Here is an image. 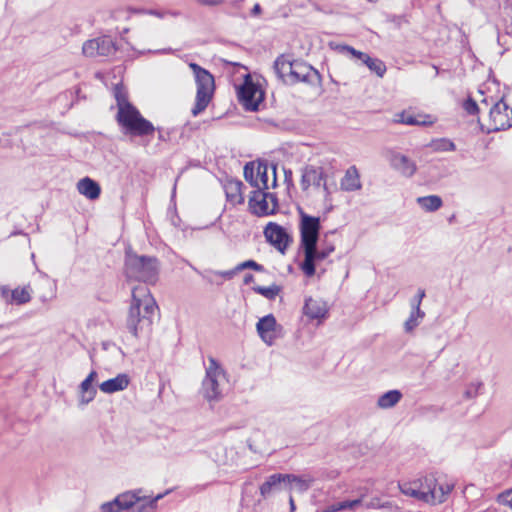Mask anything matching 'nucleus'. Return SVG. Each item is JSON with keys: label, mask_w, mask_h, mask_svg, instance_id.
Instances as JSON below:
<instances>
[{"label": "nucleus", "mask_w": 512, "mask_h": 512, "mask_svg": "<svg viewBox=\"0 0 512 512\" xmlns=\"http://www.w3.org/2000/svg\"><path fill=\"white\" fill-rule=\"evenodd\" d=\"M97 394V390L91 383L82 381L79 386V404L85 406L92 402Z\"/></svg>", "instance_id": "obj_30"}, {"label": "nucleus", "mask_w": 512, "mask_h": 512, "mask_svg": "<svg viewBox=\"0 0 512 512\" xmlns=\"http://www.w3.org/2000/svg\"><path fill=\"white\" fill-rule=\"evenodd\" d=\"M433 69L435 70V76L439 74L438 68L436 66H433Z\"/></svg>", "instance_id": "obj_61"}, {"label": "nucleus", "mask_w": 512, "mask_h": 512, "mask_svg": "<svg viewBox=\"0 0 512 512\" xmlns=\"http://www.w3.org/2000/svg\"><path fill=\"white\" fill-rule=\"evenodd\" d=\"M114 94H115V99L117 102L118 111H121V109L125 108L127 105H132L128 101L125 92L119 86L115 87Z\"/></svg>", "instance_id": "obj_39"}, {"label": "nucleus", "mask_w": 512, "mask_h": 512, "mask_svg": "<svg viewBox=\"0 0 512 512\" xmlns=\"http://www.w3.org/2000/svg\"><path fill=\"white\" fill-rule=\"evenodd\" d=\"M311 185H314L315 187L322 186L326 195L331 193L327 183L325 182V174L321 167L307 165L303 168L301 176L302 190H308Z\"/></svg>", "instance_id": "obj_16"}, {"label": "nucleus", "mask_w": 512, "mask_h": 512, "mask_svg": "<svg viewBox=\"0 0 512 512\" xmlns=\"http://www.w3.org/2000/svg\"><path fill=\"white\" fill-rule=\"evenodd\" d=\"M116 47L112 39L108 36L97 37L87 40L82 47V52L87 57H106L112 55Z\"/></svg>", "instance_id": "obj_14"}, {"label": "nucleus", "mask_w": 512, "mask_h": 512, "mask_svg": "<svg viewBox=\"0 0 512 512\" xmlns=\"http://www.w3.org/2000/svg\"><path fill=\"white\" fill-rule=\"evenodd\" d=\"M491 128L494 131L512 127V109L501 99L493 104L489 112Z\"/></svg>", "instance_id": "obj_13"}, {"label": "nucleus", "mask_w": 512, "mask_h": 512, "mask_svg": "<svg viewBox=\"0 0 512 512\" xmlns=\"http://www.w3.org/2000/svg\"><path fill=\"white\" fill-rule=\"evenodd\" d=\"M11 294H12V290H10L8 287H6V286L0 287V295L6 303L12 302Z\"/></svg>", "instance_id": "obj_48"}, {"label": "nucleus", "mask_w": 512, "mask_h": 512, "mask_svg": "<svg viewBox=\"0 0 512 512\" xmlns=\"http://www.w3.org/2000/svg\"><path fill=\"white\" fill-rule=\"evenodd\" d=\"M430 147L435 152L455 151V149H456L454 142L448 138H440V139L433 140L430 143Z\"/></svg>", "instance_id": "obj_34"}, {"label": "nucleus", "mask_w": 512, "mask_h": 512, "mask_svg": "<svg viewBox=\"0 0 512 512\" xmlns=\"http://www.w3.org/2000/svg\"><path fill=\"white\" fill-rule=\"evenodd\" d=\"M157 130H158V139L161 141H166L167 137H166V134L162 131V129L157 128Z\"/></svg>", "instance_id": "obj_57"}, {"label": "nucleus", "mask_w": 512, "mask_h": 512, "mask_svg": "<svg viewBox=\"0 0 512 512\" xmlns=\"http://www.w3.org/2000/svg\"><path fill=\"white\" fill-rule=\"evenodd\" d=\"M362 503V498L355 500H345L332 504L326 508V512H338L346 509H354Z\"/></svg>", "instance_id": "obj_33"}, {"label": "nucleus", "mask_w": 512, "mask_h": 512, "mask_svg": "<svg viewBox=\"0 0 512 512\" xmlns=\"http://www.w3.org/2000/svg\"><path fill=\"white\" fill-rule=\"evenodd\" d=\"M253 280H254V276L252 274L248 273L244 276L243 282L245 285H248L251 282H253Z\"/></svg>", "instance_id": "obj_55"}, {"label": "nucleus", "mask_w": 512, "mask_h": 512, "mask_svg": "<svg viewBox=\"0 0 512 512\" xmlns=\"http://www.w3.org/2000/svg\"><path fill=\"white\" fill-rule=\"evenodd\" d=\"M365 65L379 77H383L386 72V65L380 59L371 58Z\"/></svg>", "instance_id": "obj_37"}, {"label": "nucleus", "mask_w": 512, "mask_h": 512, "mask_svg": "<svg viewBox=\"0 0 512 512\" xmlns=\"http://www.w3.org/2000/svg\"><path fill=\"white\" fill-rule=\"evenodd\" d=\"M302 310L309 320H317L318 323H321L327 318L329 308L322 299L307 297Z\"/></svg>", "instance_id": "obj_17"}, {"label": "nucleus", "mask_w": 512, "mask_h": 512, "mask_svg": "<svg viewBox=\"0 0 512 512\" xmlns=\"http://www.w3.org/2000/svg\"><path fill=\"white\" fill-rule=\"evenodd\" d=\"M273 175H274L273 186H275L276 185V172H275V170L273 171Z\"/></svg>", "instance_id": "obj_60"}, {"label": "nucleus", "mask_w": 512, "mask_h": 512, "mask_svg": "<svg viewBox=\"0 0 512 512\" xmlns=\"http://www.w3.org/2000/svg\"><path fill=\"white\" fill-rule=\"evenodd\" d=\"M341 51H345V52H348L349 54H351L352 56L358 58L359 60L362 61V63L366 64L367 62L370 61L371 57L364 53V52H361V51H358L356 49H354L353 47L351 46H348V45H343L341 47Z\"/></svg>", "instance_id": "obj_40"}, {"label": "nucleus", "mask_w": 512, "mask_h": 512, "mask_svg": "<svg viewBox=\"0 0 512 512\" xmlns=\"http://www.w3.org/2000/svg\"><path fill=\"white\" fill-rule=\"evenodd\" d=\"M226 382V374L220 364L215 358L208 357V366L201 388L203 397L209 402L219 401L223 397Z\"/></svg>", "instance_id": "obj_6"}, {"label": "nucleus", "mask_w": 512, "mask_h": 512, "mask_svg": "<svg viewBox=\"0 0 512 512\" xmlns=\"http://www.w3.org/2000/svg\"><path fill=\"white\" fill-rule=\"evenodd\" d=\"M158 306L145 286L132 289V302L126 317V328L133 337L139 338L151 331Z\"/></svg>", "instance_id": "obj_1"}, {"label": "nucleus", "mask_w": 512, "mask_h": 512, "mask_svg": "<svg viewBox=\"0 0 512 512\" xmlns=\"http://www.w3.org/2000/svg\"><path fill=\"white\" fill-rule=\"evenodd\" d=\"M97 378V372L95 370L91 371L88 376L83 380L88 383H93Z\"/></svg>", "instance_id": "obj_52"}, {"label": "nucleus", "mask_w": 512, "mask_h": 512, "mask_svg": "<svg viewBox=\"0 0 512 512\" xmlns=\"http://www.w3.org/2000/svg\"><path fill=\"white\" fill-rule=\"evenodd\" d=\"M166 15H171L173 17H178L180 15L179 11H165Z\"/></svg>", "instance_id": "obj_58"}, {"label": "nucleus", "mask_w": 512, "mask_h": 512, "mask_svg": "<svg viewBox=\"0 0 512 512\" xmlns=\"http://www.w3.org/2000/svg\"><path fill=\"white\" fill-rule=\"evenodd\" d=\"M141 13L152 15V16H155V17H158V18H163L166 15L165 12L159 11V10H156V9L141 10Z\"/></svg>", "instance_id": "obj_50"}, {"label": "nucleus", "mask_w": 512, "mask_h": 512, "mask_svg": "<svg viewBox=\"0 0 512 512\" xmlns=\"http://www.w3.org/2000/svg\"><path fill=\"white\" fill-rule=\"evenodd\" d=\"M395 121L397 123H402V124L411 125V126H414V125H424L425 126V125L432 124V121L421 120L419 116L407 114L405 112L397 114Z\"/></svg>", "instance_id": "obj_32"}, {"label": "nucleus", "mask_w": 512, "mask_h": 512, "mask_svg": "<svg viewBox=\"0 0 512 512\" xmlns=\"http://www.w3.org/2000/svg\"><path fill=\"white\" fill-rule=\"evenodd\" d=\"M425 295V290L420 288L418 289L417 294L410 299V306L411 308L416 309V313L421 310L420 306Z\"/></svg>", "instance_id": "obj_42"}, {"label": "nucleus", "mask_w": 512, "mask_h": 512, "mask_svg": "<svg viewBox=\"0 0 512 512\" xmlns=\"http://www.w3.org/2000/svg\"><path fill=\"white\" fill-rule=\"evenodd\" d=\"M425 317V312L423 310H419L416 313V309L411 308L410 315L408 319L404 322V331L406 333H411L414 329L419 326L422 320Z\"/></svg>", "instance_id": "obj_31"}, {"label": "nucleus", "mask_w": 512, "mask_h": 512, "mask_svg": "<svg viewBox=\"0 0 512 512\" xmlns=\"http://www.w3.org/2000/svg\"><path fill=\"white\" fill-rule=\"evenodd\" d=\"M171 490H167L164 493L158 494L157 496L150 498L147 503L142 504L138 507V512H154L157 506V502L162 499L165 495L169 494Z\"/></svg>", "instance_id": "obj_38"}, {"label": "nucleus", "mask_w": 512, "mask_h": 512, "mask_svg": "<svg viewBox=\"0 0 512 512\" xmlns=\"http://www.w3.org/2000/svg\"><path fill=\"white\" fill-rule=\"evenodd\" d=\"M482 386V383H472L471 385H469V387L466 389L465 391V397L468 398V399H472L474 397H476V395L478 394V390L479 388Z\"/></svg>", "instance_id": "obj_46"}, {"label": "nucleus", "mask_w": 512, "mask_h": 512, "mask_svg": "<svg viewBox=\"0 0 512 512\" xmlns=\"http://www.w3.org/2000/svg\"><path fill=\"white\" fill-rule=\"evenodd\" d=\"M320 78L319 72L311 65L303 61L294 60L289 79H285V83L294 85L299 82H304L313 85L319 82Z\"/></svg>", "instance_id": "obj_11"}, {"label": "nucleus", "mask_w": 512, "mask_h": 512, "mask_svg": "<svg viewBox=\"0 0 512 512\" xmlns=\"http://www.w3.org/2000/svg\"><path fill=\"white\" fill-rule=\"evenodd\" d=\"M387 21L394 24L397 28H400L403 23H407L404 15H388Z\"/></svg>", "instance_id": "obj_45"}, {"label": "nucleus", "mask_w": 512, "mask_h": 512, "mask_svg": "<svg viewBox=\"0 0 512 512\" xmlns=\"http://www.w3.org/2000/svg\"><path fill=\"white\" fill-rule=\"evenodd\" d=\"M249 208L257 216L273 215L278 210V199L276 194L266 190H254L249 198Z\"/></svg>", "instance_id": "obj_9"}, {"label": "nucleus", "mask_w": 512, "mask_h": 512, "mask_svg": "<svg viewBox=\"0 0 512 512\" xmlns=\"http://www.w3.org/2000/svg\"><path fill=\"white\" fill-rule=\"evenodd\" d=\"M130 383V378L127 374H118L116 377L108 379L99 385L100 390L106 394L125 390Z\"/></svg>", "instance_id": "obj_21"}, {"label": "nucleus", "mask_w": 512, "mask_h": 512, "mask_svg": "<svg viewBox=\"0 0 512 512\" xmlns=\"http://www.w3.org/2000/svg\"><path fill=\"white\" fill-rule=\"evenodd\" d=\"M389 163L394 170L408 178L412 177L417 171L416 163L399 152L390 153Z\"/></svg>", "instance_id": "obj_19"}, {"label": "nucleus", "mask_w": 512, "mask_h": 512, "mask_svg": "<svg viewBox=\"0 0 512 512\" xmlns=\"http://www.w3.org/2000/svg\"><path fill=\"white\" fill-rule=\"evenodd\" d=\"M277 322L272 314H268L259 319L256 324L257 332L267 345H272L277 337Z\"/></svg>", "instance_id": "obj_18"}, {"label": "nucleus", "mask_w": 512, "mask_h": 512, "mask_svg": "<svg viewBox=\"0 0 512 512\" xmlns=\"http://www.w3.org/2000/svg\"><path fill=\"white\" fill-rule=\"evenodd\" d=\"M298 213L300 217V248L307 250L308 257H310L313 246L317 245L319 241L321 230L320 218L308 215L300 207L298 208Z\"/></svg>", "instance_id": "obj_7"}, {"label": "nucleus", "mask_w": 512, "mask_h": 512, "mask_svg": "<svg viewBox=\"0 0 512 512\" xmlns=\"http://www.w3.org/2000/svg\"><path fill=\"white\" fill-rule=\"evenodd\" d=\"M340 185L343 191L348 192L356 191L361 188L360 176L355 166H351L346 170Z\"/></svg>", "instance_id": "obj_23"}, {"label": "nucleus", "mask_w": 512, "mask_h": 512, "mask_svg": "<svg viewBox=\"0 0 512 512\" xmlns=\"http://www.w3.org/2000/svg\"><path fill=\"white\" fill-rule=\"evenodd\" d=\"M403 395L399 390H389L382 394L377 400V406L381 409H390L396 406Z\"/></svg>", "instance_id": "obj_27"}, {"label": "nucleus", "mask_w": 512, "mask_h": 512, "mask_svg": "<svg viewBox=\"0 0 512 512\" xmlns=\"http://www.w3.org/2000/svg\"><path fill=\"white\" fill-rule=\"evenodd\" d=\"M244 178L255 190L268 189V166L264 162H248L244 166Z\"/></svg>", "instance_id": "obj_10"}, {"label": "nucleus", "mask_w": 512, "mask_h": 512, "mask_svg": "<svg viewBox=\"0 0 512 512\" xmlns=\"http://www.w3.org/2000/svg\"><path fill=\"white\" fill-rule=\"evenodd\" d=\"M208 485H209L208 483L195 485V486L189 488V494L200 493V492L204 491L208 487Z\"/></svg>", "instance_id": "obj_51"}, {"label": "nucleus", "mask_w": 512, "mask_h": 512, "mask_svg": "<svg viewBox=\"0 0 512 512\" xmlns=\"http://www.w3.org/2000/svg\"><path fill=\"white\" fill-rule=\"evenodd\" d=\"M101 512H120L122 511L119 507L118 503L116 502V499L105 502L100 507Z\"/></svg>", "instance_id": "obj_44"}, {"label": "nucleus", "mask_w": 512, "mask_h": 512, "mask_svg": "<svg viewBox=\"0 0 512 512\" xmlns=\"http://www.w3.org/2000/svg\"><path fill=\"white\" fill-rule=\"evenodd\" d=\"M124 272L128 280L155 284L159 277L160 262L154 256L126 251Z\"/></svg>", "instance_id": "obj_2"}, {"label": "nucleus", "mask_w": 512, "mask_h": 512, "mask_svg": "<svg viewBox=\"0 0 512 512\" xmlns=\"http://www.w3.org/2000/svg\"><path fill=\"white\" fill-rule=\"evenodd\" d=\"M195 83H196V96L195 103L191 110L194 117L201 114L209 105L213 99L215 92V80L214 76L205 68L201 67L197 63H189Z\"/></svg>", "instance_id": "obj_4"}, {"label": "nucleus", "mask_w": 512, "mask_h": 512, "mask_svg": "<svg viewBox=\"0 0 512 512\" xmlns=\"http://www.w3.org/2000/svg\"><path fill=\"white\" fill-rule=\"evenodd\" d=\"M141 493V489L136 491H126L118 495L115 499L121 510H126L131 508L137 502L148 498L147 496L141 495Z\"/></svg>", "instance_id": "obj_25"}, {"label": "nucleus", "mask_w": 512, "mask_h": 512, "mask_svg": "<svg viewBox=\"0 0 512 512\" xmlns=\"http://www.w3.org/2000/svg\"><path fill=\"white\" fill-rule=\"evenodd\" d=\"M239 102L247 111H257L264 100V92L260 86L253 82L251 75L244 76L243 83L237 88Z\"/></svg>", "instance_id": "obj_8"}, {"label": "nucleus", "mask_w": 512, "mask_h": 512, "mask_svg": "<svg viewBox=\"0 0 512 512\" xmlns=\"http://www.w3.org/2000/svg\"><path fill=\"white\" fill-rule=\"evenodd\" d=\"M293 64L294 61L287 59L284 55H280L275 60L274 70L278 77H280L284 82L285 79H289Z\"/></svg>", "instance_id": "obj_28"}, {"label": "nucleus", "mask_w": 512, "mask_h": 512, "mask_svg": "<svg viewBox=\"0 0 512 512\" xmlns=\"http://www.w3.org/2000/svg\"><path fill=\"white\" fill-rule=\"evenodd\" d=\"M238 271L236 270V267L232 270H227V271H213L212 273L215 274V275H218V276H221L223 277L224 279L226 280H230L234 277V275L237 273Z\"/></svg>", "instance_id": "obj_47"}, {"label": "nucleus", "mask_w": 512, "mask_h": 512, "mask_svg": "<svg viewBox=\"0 0 512 512\" xmlns=\"http://www.w3.org/2000/svg\"><path fill=\"white\" fill-rule=\"evenodd\" d=\"M116 120L123 134L130 137L151 136L156 130L134 105H127L121 111H117Z\"/></svg>", "instance_id": "obj_5"}, {"label": "nucleus", "mask_w": 512, "mask_h": 512, "mask_svg": "<svg viewBox=\"0 0 512 512\" xmlns=\"http://www.w3.org/2000/svg\"><path fill=\"white\" fill-rule=\"evenodd\" d=\"M453 486L448 483H438L434 476H426L410 484L403 490L419 500L430 504H440L446 499V496L452 491Z\"/></svg>", "instance_id": "obj_3"}, {"label": "nucleus", "mask_w": 512, "mask_h": 512, "mask_svg": "<svg viewBox=\"0 0 512 512\" xmlns=\"http://www.w3.org/2000/svg\"><path fill=\"white\" fill-rule=\"evenodd\" d=\"M288 479H286V490L292 491L295 490L297 492L303 493L307 491L313 479L311 477L306 476H296L293 474H287Z\"/></svg>", "instance_id": "obj_26"}, {"label": "nucleus", "mask_w": 512, "mask_h": 512, "mask_svg": "<svg viewBox=\"0 0 512 512\" xmlns=\"http://www.w3.org/2000/svg\"><path fill=\"white\" fill-rule=\"evenodd\" d=\"M11 298V304H25L31 300L30 290L28 287L16 288L12 290Z\"/></svg>", "instance_id": "obj_35"}, {"label": "nucleus", "mask_w": 512, "mask_h": 512, "mask_svg": "<svg viewBox=\"0 0 512 512\" xmlns=\"http://www.w3.org/2000/svg\"><path fill=\"white\" fill-rule=\"evenodd\" d=\"M244 184L239 180H230L225 185L227 200L233 204L244 203L242 188Z\"/></svg>", "instance_id": "obj_24"}, {"label": "nucleus", "mask_w": 512, "mask_h": 512, "mask_svg": "<svg viewBox=\"0 0 512 512\" xmlns=\"http://www.w3.org/2000/svg\"><path fill=\"white\" fill-rule=\"evenodd\" d=\"M198 1L201 4L208 5V6H214V5H218L220 3L219 0H198Z\"/></svg>", "instance_id": "obj_53"}, {"label": "nucleus", "mask_w": 512, "mask_h": 512, "mask_svg": "<svg viewBox=\"0 0 512 512\" xmlns=\"http://www.w3.org/2000/svg\"><path fill=\"white\" fill-rule=\"evenodd\" d=\"M463 108L464 110L469 114V115H475L478 113L479 111V106L478 104L476 103V101L474 99H472L471 97L467 98L464 103H463Z\"/></svg>", "instance_id": "obj_43"}, {"label": "nucleus", "mask_w": 512, "mask_h": 512, "mask_svg": "<svg viewBox=\"0 0 512 512\" xmlns=\"http://www.w3.org/2000/svg\"><path fill=\"white\" fill-rule=\"evenodd\" d=\"M289 504H290L291 511H294L295 510V503H294V500H293L291 495L289 496Z\"/></svg>", "instance_id": "obj_59"}, {"label": "nucleus", "mask_w": 512, "mask_h": 512, "mask_svg": "<svg viewBox=\"0 0 512 512\" xmlns=\"http://www.w3.org/2000/svg\"><path fill=\"white\" fill-rule=\"evenodd\" d=\"M286 479L287 474L270 475L259 488L261 496L266 499L283 489L286 490Z\"/></svg>", "instance_id": "obj_20"}, {"label": "nucleus", "mask_w": 512, "mask_h": 512, "mask_svg": "<svg viewBox=\"0 0 512 512\" xmlns=\"http://www.w3.org/2000/svg\"><path fill=\"white\" fill-rule=\"evenodd\" d=\"M261 11H262L261 6H260V4H258V3H257V4H255V5H254V7L252 8V10H251V15H252V16H258V15H260V14H261Z\"/></svg>", "instance_id": "obj_54"}, {"label": "nucleus", "mask_w": 512, "mask_h": 512, "mask_svg": "<svg viewBox=\"0 0 512 512\" xmlns=\"http://www.w3.org/2000/svg\"><path fill=\"white\" fill-rule=\"evenodd\" d=\"M264 236L271 245H273L282 254L285 253L292 242L291 236L285 228L274 222H269L264 229Z\"/></svg>", "instance_id": "obj_15"}, {"label": "nucleus", "mask_w": 512, "mask_h": 512, "mask_svg": "<svg viewBox=\"0 0 512 512\" xmlns=\"http://www.w3.org/2000/svg\"><path fill=\"white\" fill-rule=\"evenodd\" d=\"M78 192L90 200L99 198L101 193L100 185L93 179L85 177L77 183Z\"/></svg>", "instance_id": "obj_22"}, {"label": "nucleus", "mask_w": 512, "mask_h": 512, "mask_svg": "<svg viewBox=\"0 0 512 512\" xmlns=\"http://www.w3.org/2000/svg\"><path fill=\"white\" fill-rule=\"evenodd\" d=\"M417 203L422 209L428 212H434L440 209L443 205L441 197L437 195H429L417 198Z\"/></svg>", "instance_id": "obj_29"}, {"label": "nucleus", "mask_w": 512, "mask_h": 512, "mask_svg": "<svg viewBox=\"0 0 512 512\" xmlns=\"http://www.w3.org/2000/svg\"><path fill=\"white\" fill-rule=\"evenodd\" d=\"M502 497L512 506V491H508L506 494H503Z\"/></svg>", "instance_id": "obj_56"}, {"label": "nucleus", "mask_w": 512, "mask_h": 512, "mask_svg": "<svg viewBox=\"0 0 512 512\" xmlns=\"http://www.w3.org/2000/svg\"><path fill=\"white\" fill-rule=\"evenodd\" d=\"M244 269H253L257 272H263L264 271V267L260 264H258L256 261L254 260H247V261H244L240 264H238L236 266V270L238 272L244 270Z\"/></svg>", "instance_id": "obj_41"}, {"label": "nucleus", "mask_w": 512, "mask_h": 512, "mask_svg": "<svg viewBox=\"0 0 512 512\" xmlns=\"http://www.w3.org/2000/svg\"><path fill=\"white\" fill-rule=\"evenodd\" d=\"M334 250L335 247L332 244H327L320 248L314 245L310 257H308L307 250H302L304 259L300 264V269L307 277L314 276L316 273V263L325 260Z\"/></svg>", "instance_id": "obj_12"}, {"label": "nucleus", "mask_w": 512, "mask_h": 512, "mask_svg": "<svg viewBox=\"0 0 512 512\" xmlns=\"http://www.w3.org/2000/svg\"><path fill=\"white\" fill-rule=\"evenodd\" d=\"M253 290L264 296L265 298L267 299H274L278 294L279 292L281 291L280 287L278 285H271V286H268V287H263V286H256L253 288Z\"/></svg>", "instance_id": "obj_36"}, {"label": "nucleus", "mask_w": 512, "mask_h": 512, "mask_svg": "<svg viewBox=\"0 0 512 512\" xmlns=\"http://www.w3.org/2000/svg\"><path fill=\"white\" fill-rule=\"evenodd\" d=\"M365 507L372 508V509H378V508L385 507V505L381 503L379 498H372L370 501L365 503Z\"/></svg>", "instance_id": "obj_49"}]
</instances>
